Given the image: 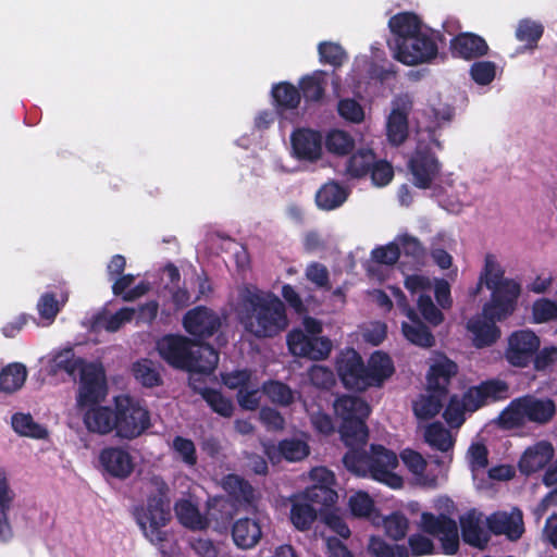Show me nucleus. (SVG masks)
<instances>
[{"label": "nucleus", "mask_w": 557, "mask_h": 557, "mask_svg": "<svg viewBox=\"0 0 557 557\" xmlns=\"http://www.w3.org/2000/svg\"><path fill=\"white\" fill-rule=\"evenodd\" d=\"M239 323L257 338H271L288 326L284 302L272 292L246 286L239 294Z\"/></svg>", "instance_id": "obj_1"}, {"label": "nucleus", "mask_w": 557, "mask_h": 557, "mask_svg": "<svg viewBox=\"0 0 557 557\" xmlns=\"http://www.w3.org/2000/svg\"><path fill=\"white\" fill-rule=\"evenodd\" d=\"M368 440L345 444L348 449L343 456L344 467L357 476L370 478L392 488L401 487L403 478L394 472L397 455L380 444H372L367 450Z\"/></svg>", "instance_id": "obj_2"}, {"label": "nucleus", "mask_w": 557, "mask_h": 557, "mask_svg": "<svg viewBox=\"0 0 557 557\" xmlns=\"http://www.w3.org/2000/svg\"><path fill=\"white\" fill-rule=\"evenodd\" d=\"M149 484L153 488L147 497L146 506H137L134 517L145 536L154 545L168 540V533L162 530L171 519L169 485L160 475H152Z\"/></svg>", "instance_id": "obj_3"}, {"label": "nucleus", "mask_w": 557, "mask_h": 557, "mask_svg": "<svg viewBox=\"0 0 557 557\" xmlns=\"http://www.w3.org/2000/svg\"><path fill=\"white\" fill-rule=\"evenodd\" d=\"M457 373V363L445 356L430 367L426 375L428 394L421 395L413 403V412L417 418L429 420L442 410L448 398L450 381Z\"/></svg>", "instance_id": "obj_4"}, {"label": "nucleus", "mask_w": 557, "mask_h": 557, "mask_svg": "<svg viewBox=\"0 0 557 557\" xmlns=\"http://www.w3.org/2000/svg\"><path fill=\"white\" fill-rule=\"evenodd\" d=\"M557 412L555 401L549 397L525 394L512 399L499 414V424L506 429H516L533 423L546 425Z\"/></svg>", "instance_id": "obj_5"}, {"label": "nucleus", "mask_w": 557, "mask_h": 557, "mask_svg": "<svg viewBox=\"0 0 557 557\" xmlns=\"http://www.w3.org/2000/svg\"><path fill=\"white\" fill-rule=\"evenodd\" d=\"M482 284L492 290L491 300L485 302L486 311L497 308L502 312H509L510 307H517L521 286L513 280L504 278V270L492 253L485 256L484 269L472 292L473 296L479 294Z\"/></svg>", "instance_id": "obj_6"}, {"label": "nucleus", "mask_w": 557, "mask_h": 557, "mask_svg": "<svg viewBox=\"0 0 557 557\" xmlns=\"http://www.w3.org/2000/svg\"><path fill=\"white\" fill-rule=\"evenodd\" d=\"M334 410L342 423L339 433L344 444L369 438L366 420L371 412L369 404L358 396L343 395L335 400Z\"/></svg>", "instance_id": "obj_7"}, {"label": "nucleus", "mask_w": 557, "mask_h": 557, "mask_svg": "<svg viewBox=\"0 0 557 557\" xmlns=\"http://www.w3.org/2000/svg\"><path fill=\"white\" fill-rule=\"evenodd\" d=\"M115 405L116 437L133 441L141 436L151 426L148 408L129 395H117Z\"/></svg>", "instance_id": "obj_8"}, {"label": "nucleus", "mask_w": 557, "mask_h": 557, "mask_svg": "<svg viewBox=\"0 0 557 557\" xmlns=\"http://www.w3.org/2000/svg\"><path fill=\"white\" fill-rule=\"evenodd\" d=\"M437 40H444L442 33L432 32L426 34L421 30L413 36H409L401 44H397V47L393 49L394 58L398 62L410 66L429 63L437 57Z\"/></svg>", "instance_id": "obj_9"}, {"label": "nucleus", "mask_w": 557, "mask_h": 557, "mask_svg": "<svg viewBox=\"0 0 557 557\" xmlns=\"http://www.w3.org/2000/svg\"><path fill=\"white\" fill-rule=\"evenodd\" d=\"M515 310V307H510L509 312H502L497 308L486 311L484 305L482 313L475 314L467 322V329L473 336V345L476 348H485L495 344L500 337L496 322L507 319Z\"/></svg>", "instance_id": "obj_10"}, {"label": "nucleus", "mask_w": 557, "mask_h": 557, "mask_svg": "<svg viewBox=\"0 0 557 557\" xmlns=\"http://www.w3.org/2000/svg\"><path fill=\"white\" fill-rule=\"evenodd\" d=\"M421 525L426 534L438 539L443 554L451 556L458 553L460 537L458 524L453 518L445 513L423 512Z\"/></svg>", "instance_id": "obj_11"}, {"label": "nucleus", "mask_w": 557, "mask_h": 557, "mask_svg": "<svg viewBox=\"0 0 557 557\" xmlns=\"http://www.w3.org/2000/svg\"><path fill=\"white\" fill-rule=\"evenodd\" d=\"M108 394L104 372L95 363L84 366L81 371V382L76 396L79 410L92 407L103 401Z\"/></svg>", "instance_id": "obj_12"}, {"label": "nucleus", "mask_w": 557, "mask_h": 557, "mask_svg": "<svg viewBox=\"0 0 557 557\" xmlns=\"http://www.w3.org/2000/svg\"><path fill=\"white\" fill-rule=\"evenodd\" d=\"M408 169L413 177V185L420 189H429L441 172V163L428 145H418L413 151Z\"/></svg>", "instance_id": "obj_13"}, {"label": "nucleus", "mask_w": 557, "mask_h": 557, "mask_svg": "<svg viewBox=\"0 0 557 557\" xmlns=\"http://www.w3.org/2000/svg\"><path fill=\"white\" fill-rule=\"evenodd\" d=\"M195 341L180 334H166L157 341L156 348L170 367L186 371Z\"/></svg>", "instance_id": "obj_14"}, {"label": "nucleus", "mask_w": 557, "mask_h": 557, "mask_svg": "<svg viewBox=\"0 0 557 557\" xmlns=\"http://www.w3.org/2000/svg\"><path fill=\"white\" fill-rule=\"evenodd\" d=\"M540 337L531 330L515 331L508 337L505 358L509 364L518 368L528 367L540 349Z\"/></svg>", "instance_id": "obj_15"}, {"label": "nucleus", "mask_w": 557, "mask_h": 557, "mask_svg": "<svg viewBox=\"0 0 557 557\" xmlns=\"http://www.w3.org/2000/svg\"><path fill=\"white\" fill-rule=\"evenodd\" d=\"M183 326L193 341H205L219 331L221 319L212 309L197 306L184 314Z\"/></svg>", "instance_id": "obj_16"}, {"label": "nucleus", "mask_w": 557, "mask_h": 557, "mask_svg": "<svg viewBox=\"0 0 557 557\" xmlns=\"http://www.w3.org/2000/svg\"><path fill=\"white\" fill-rule=\"evenodd\" d=\"M335 369L345 388L364 392V362L358 351L354 348L341 351L335 360Z\"/></svg>", "instance_id": "obj_17"}, {"label": "nucleus", "mask_w": 557, "mask_h": 557, "mask_svg": "<svg viewBox=\"0 0 557 557\" xmlns=\"http://www.w3.org/2000/svg\"><path fill=\"white\" fill-rule=\"evenodd\" d=\"M287 345L294 356L311 360H323L332 350V342L327 337L308 335L301 330L289 332Z\"/></svg>", "instance_id": "obj_18"}, {"label": "nucleus", "mask_w": 557, "mask_h": 557, "mask_svg": "<svg viewBox=\"0 0 557 557\" xmlns=\"http://www.w3.org/2000/svg\"><path fill=\"white\" fill-rule=\"evenodd\" d=\"M103 472L119 480L128 479L134 472L135 463L128 450L120 446H107L102 448L98 457Z\"/></svg>", "instance_id": "obj_19"}, {"label": "nucleus", "mask_w": 557, "mask_h": 557, "mask_svg": "<svg viewBox=\"0 0 557 557\" xmlns=\"http://www.w3.org/2000/svg\"><path fill=\"white\" fill-rule=\"evenodd\" d=\"M509 386L502 380H487L465 393L466 405L469 411H475L488 403L506 399Z\"/></svg>", "instance_id": "obj_20"}, {"label": "nucleus", "mask_w": 557, "mask_h": 557, "mask_svg": "<svg viewBox=\"0 0 557 557\" xmlns=\"http://www.w3.org/2000/svg\"><path fill=\"white\" fill-rule=\"evenodd\" d=\"M321 473L320 483L307 487L300 493L306 500L313 504L323 516L331 511L337 502L338 495L330 485L334 482V475L324 468L317 469L315 474Z\"/></svg>", "instance_id": "obj_21"}, {"label": "nucleus", "mask_w": 557, "mask_h": 557, "mask_svg": "<svg viewBox=\"0 0 557 557\" xmlns=\"http://www.w3.org/2000/svg\"><path fill=\"white\" fill-rule=\"evenodd\" d=\"M486 521L493 534L506 535L510 541L519 540L524 532L523 515L519 508H513L510 512H494Z\"/></svg>", "instance_id": "obj_22"}, {"label": "nucleus", "mask_w": 557, "mask_h": 557, "mask_svg": "<svg viewBox=\"0 0 557 557\" xmlns=\"http://www.w3.org/2000/svg\"><path fill=\"white\" fill-rule=\"evenodd\" d=\"M294 154L299 160L315 161L322 153V135L318 131L300 128L290 136Z\"/></svg>", "instance_id": "obj_23"}, {"label": "nucleus", "mask_w": 557, "mask_h": 557, "mask_svg": "<svg viewBox=\"0 0 557 557\" xmlns=\"http://www.w3.org/2000/svg\"><path fill=\"white\" fill-rule=\"evenodd\" d=\"M449 49L454 58L470 61L487 54L488 45L474 33H460L450 40Z\"/></svg>", "instance_id": "obj_24"}, {"label": "nucleus", "mask_w": 557, "mask_h": 557, "mask_svg": "<svg viewBox=\"0 0 557 557\" xmlns=\"http://www.w3.org/2000/svg\"><path fill=\"white\" fill-rule=\"evenodd\" d=\"M395 372L392 358L383 351H374L368 364H364V391L369 387H381Z\"/></svg>", "instance_id": "obj_25"}, {"label": "nucleus", "mask_w": 557, "mask_h": 557, "mask_svg": "<svg viewBox=\"0 0 557 557\" xmlns=\"http://www.w3.org/2000/svg\"><path fill=\"white\" fill-rule=\"evenodd\" d=\"M83 422L86 429L95 434H116L115 405L102 406L100 404L87 408L83 414Z\"/></svg>", "instance_id": "obj_26"}, {"label": "nucleus", "mask_w": 557, "mask_h": 557, "mask_svg": "<svg viewBox=\"0 0 557 557\" xmlns=\"http://www.w3.org/2000/svg\"><path fill=\"white\" fill-rule=\"evenodd\" d=\"M553 457V445L549 442L541 441L523 453L518 462V468L522 474L530 475L544 469Z\"/></svg>", "instance_id": "obj_27"}, {"label": "nucleus", "mask_w": 557, "mask_h": 557, "mask_svg": "<svg viewBox=\"0 0 557 557\" xmlns=\"http://www.w3.org/2000/svg\"><path fill=\"white\" fill-rule=\"evenodd\" d=\"M388 27L394 36L393 40L388 41V46L393 50L397 47V44H401L409 36L420 33L422 30V22L412 12H400L389 18Z\"/></svg>", "instance_id": "obj_28"}, {"label": "nucleus", "mask_w": 557, "mask_h": 557, "mask_svg": "<svg viewBox=\"0 0 557 557\" xmlns=\"http://www.w3.org/2000/svg\"><path fill=\"white\" fill-rule=\"evenodd\" d=\"M219 352L210 344L202 343V341H195L190 354V362L188 372L211 374L218 367Z\"/></svg>", "instance_id": "obj_29"}, {"label": "nucleus", "mask_w": 557, "mask_h": 557, "mask_svg": "<svg viewBox=\"0 0 557 557\" xmlns=\"http://www.w3.org/2000/svg\"><path fill=\"white\" fill-rule=\"evenodd\" d=\"M290 503V515L289 519L293 525L298 531H308L318 517V508L313 507V504L306 500V498L299 493L294 494L289 497Z\"/></svg>", "instance_id": "obj_30"}, {"label": "nucleus", "mask_w": 557, "mask_h": 557, "mask_svg": "<svg viewBox=\"0 0 557 557\" xmlns=\"http://www.w3.org/2000/svg\"><path fill=\"white\" fill-rule=\"evenodd\" d=\"M15 498L10 487L7 471L0 468V541L8 542L13 537V530L9 521V511Z\"/></svg>", "instance_id": "obj_31"}, {"label": "nucleus", "mask_w": 557, "mask_h": 557, "mask_svg": "<svg viewBox=\"0 0 557 557\" xmlns=\"http://www.w3.org/2000/svg\"><path fill=\"white\" fill-rule=\"evenodd\" d=\"M232 537L237 547L252 548L262 537L261 525L256 519L240 518L232 527Z\"/></svg>", "instance_id": "obj_32"}, {"label": "nucleus", "mask_w": 557, "mask_h": 557, "mask_svg": "<svg viewBox=\"0 0 557 557\" xmlns=\"http://www.w3.org/2000/svg\"><path fill=\"white\" fill-rule=\"evenodd\" d=\"M459 524L463 542L472 547L483 549L488 543V535L481 525V519L475 510L460 516Z\"/></svg>", "instance_id": "obj_33"}, {"label": "nucleus", "mask_w": 557, "mask_h": 557, "mask_svg": "<svg viewBox=\"0 0 557 557\" xmlns=\"http://www.w3.org/2000/svg\"><path fill=\"white\" fill-rule=\"evenodd\" d=\"M329 74L317 70L299 79V91L306 103H320L325 96Z\"/></svg>", "instance_id": "obj_34"}, {"label": "nucleus", "mask_w": 557, "mask_h": 557, "mask_svg": "<svg viewBox=\"0 0 557 557\" xmlns=\"http://www.w3.org/2000/svg\"><path fill=\"white\" fill-rule=\"evenodd\" d=\"M408 115L409 110L405 106L394 108L391 111L386 123V135L393 146H400L408 138Z\"/></svg>", "instance_id": "obj_35"}, {"label": "nucleus", "mask_w": 557, "mask_h": 557, "mask_svg": "<svg viewBox=\"0 0 557 557\" xmlns=\"http://www.w3.org/2000/svg\"><path fill=\"white\" fill-rule=\"evenodd\" d=\"M410 322L401 323V331L405 338L421 348H432L435 346V337L429 326H426L420 319L419 314L417 318H410Z\"/></svg>", "instance_id": "obj_36"}, {"label": "nucleus", "mask_w": 557, "mask_h": 557, "mask_svg": "<svg viewBox=\"0 0 557 557\" xmlns=\"http://www.w3.org/2000/svg\"><path fill=\"white\" fill-rule=\"evenodd\" d=\"M272 97L278 113L297 109L301 100L299 89L288 82L275 84L272 87Z\"/></svg>", "instance_id": "obj_37"}, {"label": "nucleus", "mask_w": 557, "mask_h": 557, "mask_svg": "<svg viewBox=\"0 0 557 557\" xmlns=\"http://www.w3.org/2000/svg\"><path fill=\"white\" fill-rule=\"evenodd\" d=\"M349 191L336 182L325 183L315 194V203L320 209L330 211L341 207Z\"/></svg>", "instance_id": "obj_38"}, {"label": "nucleus", "mask_w": 557, "mask_h": 557, "mask_svg": "<svg viewBox=\"0 0 557 557\" xmlns=\"http://www.w3.org/2000/svg\"><path fill=\"white\" fill-rule=\"evenodd\" d=\"M424 438L432 448L444 454L449 453V461L453 460L455 438L451 436L450 431L441 422H433L429 424L424 432Z\"/></svg>", "instance_id": "obj_39"}, {"label": "nucleus", "mask_w": 557, "mask_h": 557, "mask_svg": "<svg viewBox=\"0 0 557 557\" xmlns=\"http://www.w3.org/2000/svg\"><path fill=\"white\" fill-rule=\"evenodd\" d=\"M26 379V367L20 362H11L0 370V392L13 394L23 387Z\"/></svg>", "instance_id": "obj_40"}, {"label": "nucleus", "mask_w": 557, "mask_h": 557, "mask_svg": "<svg viewBox=\"0 0 557 557\" xmlns=\"http://www.w3.org/2000/svg\"><path fill=\"white\" fill-rule=\"evenodd\" d=\"M543 34L544 26L540 22L531 18L520 20L515 32L517 40L523 42V49L530 51L537 48Z\"/></svg>", "instance_id": "obj_41"}, {"label": "nucleus", "mask_w": 557, "mask_h": 557, "mask_svg": "<svg viewBox=\"0 0 557 557\" xmlns=\"http://www.w3.org/2000/svg\"><path fill=\"white\" fill-rule=\"evenodd\" d=\"M135 309L123 307L114 314L107 315L106 313H97L91 319V329H104L108 332H116L124 323L133 320Z\"/></svg>", "instance_id": "obj_42"}, {"label": "nucleus", "mask_w": 557, "mask_h": 557, "mask_svg": "<svg viewBox=\"0 0 557 557\" xmlns=\"http://www.w3.org/2000/svg\"><path fill=\"white\" fill-rule=\"evenodd\" d=\"M12 429L20 435L36 440H44L48 436L45 426L37 423L30 413L16 412L11 417Z\"/></svg>", "instance_id": "obj_43"}, {"label": "nucleus", "mask_w": 557, "mask_h": 557, "mask_svg": "<svg viewBox=\"0 0 557 557\" xmlns=\"http://www.w3.org/2000/svg\"><path fill=\"white\" fill-rule=\"evenodd\" d=\"M222 486L237 502L251 504L255 499L253 487L238 474L232 473L224 476Z\"/></svg>", "instance_id": "obj_44"}, {"label": "nucleus", "mask_w": 557, "mask_h": 557, "mask_svg": "<svg viewBox=\"0 0 557 557\" xmlns=\"http://www.w3.org/2000/svg\"><path fill=\"white\" fill-rule=\"evenodd\" d=\"M132 373L137 382L145 387H157L162 385L163 380L152 360L143 358L132 366Z\"/></svg>", "instance_id": "obj_45"}, {"label": "nucleus", "mask_w": 557, "mask_h": 557, "mask_svg": "<svg viewBox=\"0 0 557 557\" xmlns=\"http://www.w3.org/2000/svg\"><path fill=\"white\" fill-rule=\"evenodd\" d=\"M175 513L178 521L186 528L193 530L205 529L207 522L201 516L198 507L188 499H181L175 504Z\"/></svg>", "instance_id": "obj_46"}, {"label": "nucleus", "mask_w": 557, "mask_h": 557, "mask_svg": "<svg viewBox=\"0 0 557 557\" xmlns=\"http://www.w3.org/2000/svg\"><path fill=\"white\" fill-rule=\"evenodd\" d=\"M375 154L371 149H359L346 162V174L351 178H361L369 174Z\"/></svg>", "instance_id": "obj_47"}, {"label": "nucleus", "mask_w": 557, "mask_h": 557, "mask_svg": "<svg viewBox=\"0 0 557 557\" xmlns=\"http://www.w3.org/2000/svg\"><path fill=\"white\" fill-rule=\"evenodd\" d=\"M367 550L372 557H408L409 550L405 545L389 544L381 536L369 539Z\"/></svg>", "instance_id": "obj_48"}, {"label": "nucleus", "mask_w": 557, "mask_h": 557, "mask_svg": "<svg viewBox=\"0 0 557 557\" xmlns=\"http://www.w3.org/2000/svg\"><path fill=\"white\" fill-rule=\"evenodd\" d=\"M198 393L213 412L224 418L232 417L234 412L233 401L228 397H225L220 391L211 387H203L199 389Z\"/></svg>", "instance_id": "obj_49"}, {"label": "nucleus", "mask_w": 557, "mask_h": 557, "mask_svg": "<svg viewBox=\"0 0 557 557\" xmlns=\"http://www.w3.org/2000/svg\"><path fill=\"white\" fill-rule=\"evenodd\" d=\"M397 244L400 255L410 258L414 264H424L426 249L418 237L407 233L400 234L397 236Z\"/></svg>", "instance_id": "obj_50"}, {"label": "nucleus", "mask_w": 557, "mask_h": 557, "mask_svg": "<svg viewBox=\"0 0 557 557\" xmlns=\"http://www.w3.org/2000/svg\"><path fill=\"white\" fill-rule=\"evenodd\" d=\"M401 459L404 463L407 466V468L410 470V472L421 476V481L424 485H428L430 487L436 486V476L429 478L428 475H422L426 467V461L424 460L420 453L414 451L412 449H406L401 454Z\"/></svg>", "instance_id": "obj_51"}, {"label": "nucleus", "mask_w": 557, "mask_h": 557, "mask_svg": "<svg viewBox=\"0 0 557 557\" xmlns=\"http://www.w3.org/2000/svg\"><path fill=\"white\" fill-rule=\"evenodd\" d=\"M325 147L331 153L345 156L352 151L355 140L348 133L341 129H333L326 136Z\"/></svg>", "instance_id": "obj_52"}, {"label": "nucleus", "mask_w": 557, "mask_h": 557, "mask_svg": "<svg viewBox=\"0 0 557 557\" xmlns=\"http://www.w3.org/2000/svg\"><path fill=\"white\" fill-rule=\"evenodd\" d=\"M262 392L274 404L289 406L294 401L292 388L281 381H268L263 383Z\"/></svg>", "instance_id": "obj_53"}, {"label": "nucleus", "mask_w": 557, "mask_h": 557, "mask_svg": "<svg viewBox=\"0 0 557 557\" xmlns=\"http://www.w3.org/2000/svg\"><path fill=\"white\" fill-rule=\"evenodd\" d=\"M84 360L76 358L72 348L59 351L52 359V369L54 372L64 371L69 375H74L78 369L82 370Z\"/></svg>", "instance_id": "obj_54"}, {"label": "nucleus", "mask_w": 557, "mask_h": 557, "mask_svg": "<svg viewBox=\"0 0 557 557\" xmlns=\"http://www.w3.org/2000/svg\"><path fill=\"white\" fill-rule=\"evenodd\" d=\"M448 399L443 418L453 428H459L465 422V410H469L465 396L459 399L458 395H451Z\"/></svg>", "instance_id": "obj_55"}, {"label": "nucleus", "mask_w": 557, "mask_h": 557, "mask_svg": "<svg viewBox=\"0 0 557 557\" xmlns=\"http://www.w3.org/2000/svg\"><path fill=\"white\" fill-rule=\"evenodd\" d=\"M280 454L288 461H299L309 455V446L298 438H286L278 443Z\"/></svg>", "instance_id": "obj_56"}, {"label": "nucleus", "mask_w": 557, "mask_h": 557, "mask_svg": "<svg viewBox=\"0 0 557 557\" xmlns=\"http://www.w3.org/2000/svg\"><path fill=\"white\" fill-rule=\"evenodd\" d=\"M385 534L394 541L403 540L409 528V521L401 512H393L383 521Z\"/></svg>", "instance_id": "obj_57"}, {"label": "nucleus", "mask_w": 557, "mask_h": 557, "mask_svg": "<svg viewBox=\"0 0 557 557\" xmlns=\"http://www.w3.org/2000/svg\"><path fill=\"white\" fill-rule=\"evenodd\" d=\"M318 52L320 62L330 64L334 67L342 66L347 59L346 52L341 45L331 41L320 42L318 46Z\"/></svg>", "instance_id": "obj_58"}, {"label": "nucleus", "mask_w": 557, "mask_h": 557, "mask_svg": "<svg viewBox=\"0 0 557 557\" xmlns=\"http://www.w3.org/2000/svg\"><path fill=\"white\" fill-rule=\"evenodd\" d=\"M532 317L535 323H546L557 319V300L549 298L536 299L532 305Z\"/></svg>", "instance_id": "obj_59"}, {"label": "nucleus", "mask_w": 557, "mask_h": 557, "mask_svg": "<svg viewBox=\"0 0 557 557\" xmlns=\"http://www.w3.org/2000/svg\"><path fill=\"white\" fill-rule=\"evenodd\" d=\"M337 112L341 117L351 123H361L364 119L362 106L355 99L344 98L338 101Z\"/></svg>", "instance_id": "obj_60"}, {"label": "nucleus", "mask_w": 557, "mask_h": 557, "mask_svg": "<svg viewBox=\"0 0 557 557\" xmlns=\"http://www.w3.org/2000/svg\"><path fill=\"white\" fill-rule=\"evenodd\" d=\"M418 309L423 319L433 326L440 325L444 320L443 312L434 305L430 295L421 294L419 296Z\"/></svg>", "instance_id": "obj_61"}, {"label": "nucleus", "mask_w": 557, "mask_h": 557, "mask_svg": "<svg viewBox=\"0 0 557 557\" xmlns=\"http://www.w3.org/2000/svg\"><path fill=\"white\" fill-rule=\"evenodd\" d=\"M172 448L185 465L194 467L197 463L196 446L191 440L176 435L173 438Z\"/></svg>", "instance_id": "obj_62"}, {"label": "nucleus", "mask_w": 557, "mask_h": 557, "mask_svg": "<svg viewBox=\"0 0 557 557\" xmlns=\"http://www.w3.org/2000/svg\"><path fill=\"white\" fill-rule=\"evenodd\" d=\"M471 78L479 85L492 83L496 75V65L492 61H476L470 67Z\"/></svg>", "instance_id": "obj_63"}, {"label": "nucleus", "mask_w": 557, "mask_h": 557, "mask_svg": "<svg viewBox=\"0 0 557 557\" xmlns=\"http://www.w3.org/2000/svg\"><path fill=\"white\" fill-rule=\"evenodd\" d=\"M349 508L356 517H369L374 510V502L366 492H357L349 498Z\"/></svg>", "instance_id": "obj_64"}]
</instances>
